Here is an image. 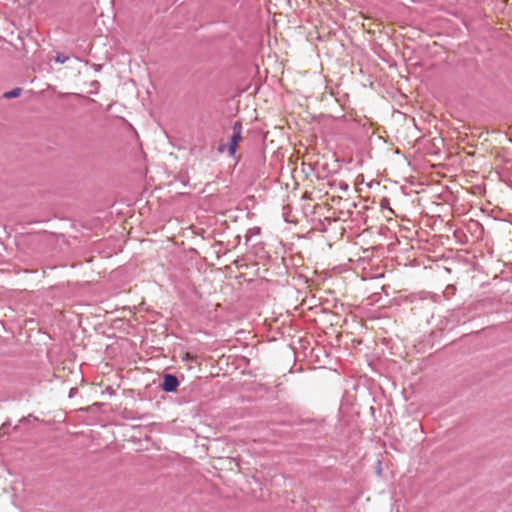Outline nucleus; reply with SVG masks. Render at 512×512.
<instances>
[{"label":"nucleus","mask_w":512,"mask_h":512,"mask_svg":"<svg viewBox=\"0 0 512 512\" xmlns=\"http://www.w3.org/2000/svg\"><path fill=\"white\" fill-rule=\"evenodd\" d=\"M259 233H260V228L254 227V228H251L248 230L246 237L249 240L252 236L258 235Z\"/></svg>","instance_id":"obj_5"},{"label":"nucleus","mask_w":512,"mask_h":512,"mask_svg":"<svg viewBox=\"0 0 512 512\" xmlns=\"http://www.w3.org/2000/svg\"><path fill=\"white\" fill-rule=\"evenodd\" d=\"M342 188L347 189V188H348V185H342Z\"/></svg>","instance_id":"obj_7"},{"label":"nucleus","mask_w":512,"mask_h":512,"mask_svg":"<svg viewBox=\"0 0 512 512\" xmlns=\"http://www.w3.org/2000/svg\"><path fill=\"white\" fill-rule=\"evenodd\" d=\"M22 90L20 88H14L11 91H7L3 94L4 98L6 99H12L20 96Z\"/></svg>","instance_id":"obj_3"},{"label":"nucleus","mask_w":512,"mask_h":512,"mask_svg":"<svg viewBox=\"0 0 512 512\" xmlns=\"http://www.w3.org/2000/svg\"><path fill=\"white\" fill-rule=\"evenodd\" d=\"M237 146H238V144H236V143H234L232 141H230L228 143L227 150H228V153H229L230 156H234L235 155Z\"/></svg>","instance_id":"obj_4"},{"label":"nucleus","mask_w":512,"mask_h":512,"mask_svg":"<svg viewBox=\"0 0 512 512\" xmlns=\"http://www.w3.org/2000/svg\"><path fill=\"white\" fill-rule=\"evenodd\" d=\"M242 139V125L240 122H235L233 125V134L231 136L230 141L238 144Z\"/></svg>","instance_id":"obj_2"},{"label":"nucleus","mask_w":512,"mask_h":512,"mask_svg":"<svg viewBox=\"0 0 512 512\" xmlns=\"http://www.w3.org/2000/svg\"><path fill=\"white\" fill-rule=\"evenodd\" d=\"M179 385V381L176 376L172 374H166L162 382V390L165 392H174Z\"/></svg>","instance_id":"obj_1"},{"label":"nucleus","mask_w":512,"mask_h":512,"mask_svg":"<svg viewBox=\"0 0 512 512\" xmlns=\"http://www.w3.org/2000/svg\"><path fill=\"white\" fill-rule=\"evenodd\" d=\"M67 60V57H62L61 55H58L56 57V61L59 63H64Z\"/></svg>","instance_id":"obj_6"},{"label":"nucleus","mask_w":512,"mask_h":512,"mask_svg":"<svg viewBox=\"0 0 512 512\" xmlns=\"http://www.w3.org/2000/svg\"><path fill=\"white\" fill-rule=\"evenodd\" d=\"M342 188L347 189V188H348V185H342Z\"/></svg>","instance_id":"obj_8"}]
</instances>
